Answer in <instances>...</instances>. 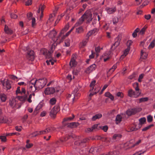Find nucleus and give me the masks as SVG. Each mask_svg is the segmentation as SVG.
Returning <instances> with one entry per match:
<instances>
[{
  "label": "nucleus",
  "instance_id": "obj_1",
  "mask_svg": "<svg viewBox=\"0 0 155 155\" xmlns=\"http://www.w3.org/2000/svg\"><path fill=\"white\" fill-rule=\"evenodd\" d=\"M92 14L89 11H86L79 19L78 21L75 24V26L81 25L84 20L87 21V22H89L92 19Z\"/></svg>",
  "mask_w": 155,
  "mask_h": 155
},
{
  "label": "nucleus",
  "instance_id": "obj_2",
  "mask_svg": "<svg viewBox=\"0 0 155 155\" xmlns=\"http://www.w3.org/2000/svg\"><path fill=\"white\" fill-rule=\"evenodd\" d=\"M53 50L48 51L46 49H43L41 50V52L47 58L49 59L48 60L46 61V62L48 65H49L51 64L53 65L54 64V61L51 58L52 56V54L53 52Z\"/></svg>",
  "mask_w": 155,
  "mask_h": 155
},
{
  "label": "nucleus",
  "instance_id": "obj_3",
  "mask_svg": "<svg viewBox=\"0 0 155 155\" xmlns=\"http://www.w3.org/2000/svg\"><path fill=\"white\" fill-rule=\"evenodd\" d=\"M138 83L136 82L134 83L133 86L137 92H134L132 90H130L128 92V95L130 97H138L141 94V91H140V89L138 87Z\"/></svg>",
  "mask_w": 155,
  "mask_h": 155
},
{
  "label": "nucleus",
  "instance_id": "obj_4",
  "mask_svg": "<svg viewBox=\"0 0 155 155\" xmlns=\"http://www.w3.org/2000/svg\"><path fill=\"white\" fill-rule=\"evenodd\" d=\"M47 82V79L45 78L40 79L38 80L35 79L36 88L38 90L42 88L46 84Z\"/></svg>",
  "mask_w": 155,
  "mask_h": 155
},
{
  "label": "nucleus",
  "instance_id": "obj_5",
  "mask_svg": "<svg viewBox=\"0 0 155 155\" xmlns=\"http://www.w3.org/2000/svg\"><path fill=\"white\" fill-rule=\"evenodd\" d=\"M28 91L33 92L36 90H38L36 88V84L35 82V79H32L28 82Z\"/></svg>",
  "mask_w": 155,
  "mask_h": 155
},
{
  "label": "nucleus",
  "instance_id": "obj_6",
  "mask_svg": "<svg viewBox=\"0 0 155 155\" xmlns=\"http://www.w3.org/2000/svg\"><path fill=\"white\" fill-rule=\"evenodd\" d=\"M96 83V81L95 80L93 81L90 84L91 89L90 91L91 92L90 94V96H91L94 94L97 93L100 89V87H97L94 88L95 84Z\"/></svg>",
  "mask_w": 155,
  "mask_h": 155
},
{
  "label": "nucleus",
  "instance_id": "obj_7",
  "mask_svg": "<svg viewBox=\"0 0 155 155\" xmlns=\"http://www.w3.org/2000/svg\"><path fill=\"white\" fill-rule=\"evenodd\" d=\"M133 141V140H132L129 141L130 144H129V143H127L124 144V149L127 150L133 148L135 146L138 145L141 142V140L140 139L137 141L134 144H131V143L132 142V141Z\"/></svg>",
  "mask_w": 155,
  "mask_h": 155
},
{
  "label": "nucleus",
  "instance_id": "obj_8",
  "mask_svg": "<svg viewBox=\"0 0 155 155\" xmlns=\"http://www.w3.org/2000/svg\"><path fill=\"white\" fill-rule=\"evenodd\" d=\"M51 131V129L49 128H47L45 130L37 131L32 134V137H35L38 135L45 134Z\"/></svg>",
  "mask_w": 155,
  "mask_h": 155
},
{
  "label": "nucleus",
  "instance_id": "obj_9",
  "mask_svg": "<svg viewBox=\"0 0 155 155\" xmlns=\"http://www.w3.org/2000/svg\"><path fill=\"white\" fill-rule=\"evenodd\" d=\"M1 83L4 89L8 90L10 89L11 88L10 82L8 80H7L6 81L5 79L2 80L1 81Z\"/></svg>",
  "mask_w": 155,
  "mask_h": 155
},
{
  "label": "nucleus",
  "instance_id": "obj_10",
  "mask_svg": "<svg viewBox=\"0 0 155 155\" xmlns=\"http://www.w3.org/2000/svg\"><path fill=\"white\" fill-rule=\"evenodd\" d=\"M121 36L118 35L115 39V42L111 46V49L113 50L117 47L120 44L121 40Z\"/></svg>",
  "mask_w": 155,
  "mask_h": 155
},
{
  "label": "nucleus",
  "instance_id": "obj_11",
  "mask_svg": "<svg viewBox=\"0 0 155 155\" xmlns=\"http://www.w3.org/2000/svg\"><path fill=\"white\" fill-rule=\"evenodd\" d=\"M59 110V107L58 106L54 107L51 110L50 112V115L54 117L57 112Z\"/></svg>",
  "mask_w": 155,
  "mask_h": 155
},
{
  "label": "nucleus",
  "instance_id": "obj_12",
  "mask_svg": "<svg viewBox=\"0 0 155 155\" xmlns=\"http://www.w3.org/2000/svg\"><path fill=\"white\" fill-rule=\"evenodd\" d=\"M57 33V32L56 31H55L54 30H53L52 31H50L48 35V36L50 38H52L54 42L56 41L60 37H59L58 36V37L56 38L55 39L54 38Z\"/></svg>",
  "mask_w": 155,
  "mask_h": 155
},
{
  "label": "nucleus",
  "instance_id": "obj_13",
  "mask_svg": "<svg viewBox=\"0 0 155 155\" xmlns=\"http://www.w3.org/2000/svg\"><path fill=\"white\" fill-rule=\"evenodd\" d=\"M32 14L31 12H29L27 14V17L28 19L30 20H31L32 21V27H34L36 25V21L35 18H32Z\"/></svg>",
  "mask_w": 155,
  "mask_h": 155
},
{
  "label": "nucleus",
  "instance_id": "obj_14",
  "mask_svg": "<svg viewBox=\"0 0 155 155\" xmlns=\"http://www.w3.org/2000/svg\"><path fill=\"white\" fill-rule=\"evenodd\" d=\"M55 90L54 87H47L45 89L44 93L46 95L52 94L54 93Z\"/></svg>",
  "mask_w": 155,
  "mask_h": 155
},
{
  "label": "nucleus",
  "instance_id": "obj_15",
  "mask_svg": "<svg viewBox=\"0 0 155 155\" xmlns=\"http://www.w3.org/2000/svg\"><path fill=\"white\" fill-rule=\"evenodd\" d=\"M34 52L33 51L31 50L27 52L26 55L27 58L29 60L32 61L34 58Z\"/></svg>",
  "mask_w": 155,
  "mask_h": 155
},
{
  "label": "nucleus",
  "instance_id": "obj_16",
  "mask_svg": "<svg viewBox=\"0 0 155 155\" xmlns=\"http://www.w3.org/2000/svg\"><path fill=\"white\" fill-rule=\"evenodd\" d=\"M150 0H135V4L136 5H139L141 3L144 2L142 5L143 6H145L148 4Z\"/></svg>",
  "mask_w": 155,
  "mask_h": 155
},
{
  "label": "nucleus",
  "instance_id": "obj_17",
  "mask_svg": "<svg viewBox=\"0 0 155 155\" xmlns=\"http://www.w3.org/2000/svg\"><path fill=\"white\" fill-rule=\"evenodd\" d=\"M96 67V65L95 64H93L88 67L86 70L85 72L87 74H89L93 71H94Z\"/></svg>",
  "mask_w": 155,
  "mask_h": 155
},
{
  "label": "nucleus",
  "instance_id": "obj_18",
  "mask_svg": "<svg viewBox=\"0 0 155 155\" xmlns=\"http://www.w3.org/2000/svg\"><path fill=\"white\" fill-rule=\"evenodd\" d=\"M107 12L109 14H112L114 13L116 11V8L115 6L110 8L107 7L106 9Z\"/></svg>",
  "mask_w": 155,
  "mask_h": 155
},
{
  "label": "nucleus",
  "instance_id": "obj_19",
  "mask_svg": "<svg viewBox=\"0 0 155 155\" xmlns=\"http://www.w3.org/2000/svg\"><path fill=\"white\" fill-rule=\"evenodd\" d=\"M119 64V62H117L113 65L111 68H110L107 71V73L108 74L112 73L117 68V66Z\"/></svg>",
  "mask_w": 155,
  "mask_h": 155
},
{
  "label": "nucleus",
  "instance_id": "obj_20",
  "mask_svg": "<svg viewBox=\"0 0 155 155\" xmlns=\"http://www.w3.org/2000/svg\"><path fill=\"white\" fill-rule=\"evenodd\" d=\"M137 112L136 108L129 109L127 111L126 114L128 116L135 114Z\"/></svg>",
  "mask_w": 155,
  "mask_h": 155
},
{
  "label": "nucleus",
  "instance_id": "obj_21",
  "mask_svg": "<svg viewBox=\"0 0 155 155\" xmlns=\"http://www.w3.org/2000/svg\"><path fill=\"white\" fill-rule=\"evenodd\" d=\"M88 38H89L87 37V38L84 39L80 43L79 47L80 48H83L86 46L88 41Z\"/></svg>",
  "mask_w": 155,
  "mask_h": 155
},
{
  "label": "nucleus",
  "instance_id": "obj_22",
  "mask_svg": "<svg viewBox=\"0 0 155 155\" xmlns=\"http://www.w3.org/2000/svg\"><path fill=\"white\" fill-rule=\"evenodd\" d=\"M80 25H78L77 26H75L74 27L76 28V33L77 34H80L82 33L83 31V28L82 26H79Z\"/></svg>",
  "mask_w": 155,
  "mask_h": 155
},
{
  "label": "nucleus",
  "instance_id": "obj_23",
  "mask_svg": "<svg viewBox=\"0 0 155 155\" xmlns=\"http://www.w3.org/2000/svg\"><path fill=\"white\" fill-rule=\"evenodd\" d=\"M130 49V48L127 47V48L125 50L124 54L122 55L120 58V60H122L128 54Z\"/></svg>",
  "mask_w": 155,
  "mask_h": 155
},
{
  "label": "nucleus",
  "instance_id": "obj_24",
  "mask_svg": "<svg viewBox=\"0 0 155 155\" xmlns=\"http://www.w3.org/2000/svg\"><path fill=\"white\" fill-rule=\"evenodd\" d=\"M98 31V30L97 28H94L93 30H91L87 33L86 35L87 37L89 38L92 34H94L95 33L97 32Z\"/></svg>",
  "mask_w": 155,
  "mask_h": 155
},
{
  "label": "nucleus",
  "instance_id": "obj_25",
  "mask_svg": "<svg viewBox=\"0 0 155 155\" xmlns=\"http://www.w3.org/2000/svg\"><path fill=\"white\" fill-rule=\"evenodd\" d=\"M148 54L145 52V50L143 49L141 51V57L143 59H145L147 58Z\"/></svg>",
  "mask_w": 155,
  "mask_h": 155
},
{
  "label": "nucleus",
  "instance_id": "obj_26",
  "mask_svg": "<svg viewBox=\"0 0 155 155\" xmlns=\"http://www.w3.org/2000/svg\"><path fill=\"white\" fill-rule=\"evenodd\" d=\"M122 137V135L120 134H115L112 137V139L114 140H118Z\"/></svg>",
  "mask_w": 155,
  "mask_h": 155
},
{
  "label": "nucleus",
  "instance_id": "obj_27",
  "mask_svg": "<svg viewBox=\"0 0 155 155\" xmlns=\"http://www.w3.org/2000/svg\"><path fill=\"white\" fill-rule=\"evenodd\" d=\"M69 28V26L68 25H66L64 28L60 32L59 35V37H61L62 35Z\"/></svg>",
  "mask_w": 155,
  "mask_h": 155
},
{
  "label": "nucleus",
  "instance_id": "obj_28",
  "mask_svg": "<svg viewBox=\"0 0 155 155\" xmlns=\"http://www.w3.org/2000/svg\"><path fill=\"white\" fill-rule=\"evenodd\" d=\"M2 121V123H10L11 122V121L9 120L7 117L5 116H4L1 117Z\"/></svg>",
  "mask_w": 155,
  "mask_h": 155
},
{
  "label": "nucleus",
  "instance_id": "obj_29",
  "mask_svg": "<svg viewBox=\"0 0 155 155\" xmlns=\"http://www.w3.org/2000/svg\"><path fill=\"white\" fill-rule=\"evenodd\" d=\"M77 64L76 62L75 59L74 58H72L70 62V65L71 67H75Z\"/></svg>",
  "mask_w": 155,
  "mask_h": 155
},
{
  "label": "nucleus",
  "instance_id": "obj_30",
  "mask_svg": "<svg viewBox=\"0 0 155 155\" xmlns=\"http://www.w3.org/2000/svg\"><path fill=\"white\" fill-rule=\"evenodd\" d=\"M102 116V115L101 114H98L93 116L92 118L93 121L95 120L96 119L101 118Z\"/></svg>",
  "mask_w": 155,
  "mask_h": 155
},
{
  "label": "nucleus",
  "instance_id": "obj_31",
  "mask_svg": "<svg viewBox=\"0 0 155 155\" xmlns=\"http://www.w3.org/2000/svg\"><path fill=\"white\" fill-rule=\"evenodd\" d=\"M17 98L20 101L22 102H24L27 99V95H25L24 96H19L17 97Z\"/></svg>",
  "mask_w": 155,
  "mask_h": 155
},
{
  "label": "nucleus",
  "instance_id": "obj_32",
  "mask_svg": "<svg viewBox=\"0 0 155 155\" xmlns=\"http://www.w3.org/2000/svg\"><path fill=\"white\" fill-rule=\"evenodd\" d=\"M0 99L2 102H4L6 100V96L4 94H0Z\"/></svg>",
  "mask_w": 155,
  "mask_h": 155
},
{
  "label": "nucleus",
  "instance_id": "obj_33",
  "mask_svg": "<svg viewBox=\"0 0 155 155\" xmlns=\"http://www.w3.org/2000/svg\"><path fill=\"white\" fill-rule=\"evenodd\" d=\"M139 123L138 124L139 126V127H140L142 124H143L146 121V119L145 117H143L141 118L139 120Z\"/></svg>",
  "mask_w": 155,
  "mask_h": 155
},
{
  "label": "nucleus",
  "instance_id": "obj_34",
  "mask_svg": "<svg viewBox=\"0 0 155 155\" xmlns=\"http://www.w3.org/2000/svg\"><path fill=\"white\" fill-rule=\"evenodd\" d=\"M55 13L51 14L49 16V18L48 20L47 21V23H49L53 21L54 20V17L55 16Z\"/></svg>",
  "mask_w": 155,
  "mask_h": 155
},
{
  "label": "nucleus",
  "instance_id": "obj_35",
  "mask_svg": "<svg viewBox=\"0 0 155 155\" xmlns=\"http://www.w3.org/2000/svg\"><path fill=\"white\" fill-rule=\"evenodd\" d=\"M105 96L110 98L111 100H113L114 99V97L109 92H107L105 93Z\"/></svg>",
  "mask_w": 155,
  "mask_h": 155
},
{
  "label": "nucleus",
  "instance_id": "obj_36",
  "mask_svg": "<svg viewBox=\"0 0 155 155\" xmlns=\"http://www.w3.org/2000/svg\"><path fill=\"white\" fill-rule=\"evenodd\" d=\"M122 117L120 115H117L115 121L117 124L120 123L121 121Z\"/></svg>",
  "mask_w": 155,
  "mask_h": 155
},
{
  "label": "nucleus",
  "instance_id": "obj_37",
  "mask_svg": "<svg viewBox=\"0 0 155 155\" xmlns=\"http://www.w3.org/2000/svg\"><path fill=\"white\" fill-rule=\"evenodd\" d=\"M4 30L5 33L8 34H11L12 32V31L9 29L6 25L5 26Z\"/></svg>",
  "mask_w": 155,
  "mask_h": 155
},
{
  "label": "nucleus",
  "instance_id": "obj_38",
  "mask_svg": "<svg viewBox=\"0 0 155 155\" xmlns=\"http://www.w3.org/2000/svg\"><path fill=\"white\" fill-rule=\"evenodd\" d=\"M103 57L104 58V61H106L110 58V56L108 54L105 53L103 55Z\"/></svg>",
  "mask_w": 155,
  "mask_h": 155
},
{
  "label": "nucleus",
  "instance_id": "obj_39",
  "mask_svg": "<svg viewBox=\"0 0 155 155\" xmlns=\"http://www.w3.org/2000/svg\"><path fill=\"white\" fill-rule=\"evenodd\" d=\"M79 125V124L78 122H73L70 123L69 126L71 127H76Z\"/></svg>",
  "mask_w": 155,
  "mask_h": 155
},
{
  "label": "nucleus",
  "instance_id": "obj_40",
  "mask_svg": "<svg viewBox=\"0 0 155 155\" xmlns=\"http://www.w3.org/2000/svg\"><path fill=\"white\" fill-rule=\"evenodd\" d=\"M44 106V104L43 102H40L39 104L37 106L35 110H39L41 109Z\"/></svg>",
  "mask_w": 155,
  "mask_h": 155
},
{
  "label": "nucleus",
  "instance_id": "obj_41",
  "mask_svg": "<svg viewBox=\"0 0 155 155\" xmlns=\"http://www.w3.org/2000/svg\"><path fill=\"white\" fill-rule=\"evenodd\" d=\"M9 104L12 107H14L16 105V102L15 99H12L9 102Z\"/></svg>",
  "mask_w": 155,
  "mask_h": 155
},
{
  "label": "nucleus",
  "instance_id": "obj_42",
  "mask_svg": "<svg viewBox=\"0 0 155 155\" xmlns=\"http://www.w3.org/2000/svg\"><path fill=\"white\" fill-rule=\"evenodd\" d=\"M76 93L75 94H74V93H72V94H73V96H72V100L73 101H74V98H78V97H76L77 96H78V97H79L80 95V94L78 93H77V90H76Z\"/></svg>",
  "mask_w": 155,
  "mask_h": 155
},
{
  "label": "nucleus",
  "instance_id": "obj_43",
  "mask_svg": "<svg viewBox=\"0 0 155 155\" xmlns=\"http://www.w3.org/2000/svg\"><path fill=\"white\" fill-rule=\"evenodd\" d=\"M148 100V98L147 97H142L139 99V103H140L142 102L147 101Z\"/></svg>",
  "mask_w": 155,
  "mask_h": 155
},
{
  "label": "nucleus",
  "instance_id": "obj_44",
  "mask_svg": "<svg viewBox=\"0 0 155 155\" xmlns=\"http://www.w3.org/2000/svg\"><path fill=\"white\" fill-rule=\"evenodd\" d=\"M56 99L54 97H53L50 99V103L51 105H54L56 103Z\"/></svg>",
  "mask_w": 155,
  "mask_h": 155
},
{
  "label": "nucleus",
  "instance_id": "obj_45",
  "mask_svg": "<svg viewBox=\"0 0 155 155\" xmlns=\"http://www.w3.org/2000/svg\"><path fill=\"white\" fill-rule=\"evenodd\" d=\"M97 148L95 147H91L89 150V153L94 154L96 152Z\"/></svg>",
  "mask_w": 155,
  "mask_h": 155
},
{
  "label": "nucleus",
  "instance_id": "obj_46",
  "mask_svg": "<svg viewBox=\"0 0 155 155\" xmlns=\"http://www.w3.org/2000/svg\"><path fill=\"white\" fill-rule=\"evenodd\" d=\"M70 136H66L65 137L61 138L60 139V141L62 142L66 141L70 138Z\"/></svg>",
  "mask_w": 155,
  "mask_h": 155
},
{
  "label": "nucleus",
  "instance_id": "obj_47",
  "mask_svg": "<svg viewBox=\"0 0 155 155\" xmlns=\"http://www.w3.org/2000/svg\"><path fill=\"white\" fill-rule=\"evenodd\" d=\"M45 6L44 5H41L40 8V9L41 10V15L40 16V18H41L42 17V13L43 12V11L45 8Z\"/></svg>",
  "mask_w": 155,
  "mask_h": 155
},
{
  "label": "nucleus",
  "instance_id": "obj_48",
  "mask_svg": "<svg viewBox=\"0 0 155 155\" xmlns=\"http://www.w3.org/2000/svg\"><path fill=\"white\" fill-rule=\"evenodd\" d=\"M29 140H28L26 141L27 144L26 145V147L27 148H29L32 147L33 146V144L31 143H29Z\"/></svg>",
  "mask_w": 155,
  "mask_h": 155
},
{
  "label": "nucleus",
  "instance_id": "obj_49",
  "mask_svg": "<svg viewBox=\"0 0 155 155\" xmlns=\"http://www.w3.org/2000/svg\"><path fill=\"white\" fill-rule=\"evenodd\" d=\"M65 45L66 47H69L70 46V41L69 39H67L65 41Z\"/></svg>",
  "mask_w": 155,
  "mask_h": 155
},
{
  "label": "nucleus",
  "instance_id": "obj_50",
  "mask_svg": "<svg viewBox=\"0 0 155 155\" xmlns=\"http://www.w3.org/2000/svg\"><path fill=\"white\" fill-rule=\"evenodd\" d=\"M140 127H130V129L128 131V132H131L133 131H134L137 130L139 128H140Z\"/></svg>",
  "mask_w": 155,
  "mask_h": 155
},
{
  "label": "nucleus",
  "instance_id": "obj_51",
  "mask_svg": "<svg viewBox=\"0 0 155 155\" xmlns=\"http://www.w3.org/2000/svg\"><path fill=\"white\" fill-rule=\"evenodd\" d=\"M98 124H94V125L91 127V128L93 131L95 130H98L99 129L98 128Z\"/></svg>",
  "mask_w": 155,
  "mask_h": 155
},
{
  "label": "nucleus",
  "instance_id": "obj_52",
  "mask_svg": "<svg viewBox=\"0 0 155 155\" xmlns=\"http://www.w3.org/2000/svg\"><path fill=\"white\" fill-rule=\"evenodd\" d=\"M98 124H94V125L91 127V128L93 131L95 130H98L99 129L98 128Z\"/></svg>",
  "mask_w": 155,
  "mask_h": 155
},
{
  "label": "nucleus",
  "instance_id": "obj_53",
  "mask_svg": "<svg viewBox=\"0 0 155 155\" xmlns=\"http://www.w3.org/2000/svg\"><path fill=\"white\" fill-rule=\"evenodd\" d=\"M74 117V115H72V117H67L65 118H64V121H71V120H72Z\"/></svg>",
  "mask_w": 155,
  "mask_h": 155
},
{
  "label": "nucleus",
  "instance_id": "obj_54",
  "mask_svg": "<svg viewBox=\"0 0 155 155\" xmlns=\"http://www.w3.org/2000/svg\"><path fill=\"white\" fill-rule=\"evenodd\" d=\"M147 121L148 122H151L153 120V117L151 115H149L147 116Z\"/></svg>",
  "mask_w": 155,
  "mask_h": 155
},
{
  "label": "nucleus",
  "instance_id": "obj_55",
  "mask_svg": "<svg viewBox=\"0 0 155 155\" xmlns=\"http://www.w3.org/2000/svg\"><path fill=\"white\" fill-rule=\"evenodd\" d=\"M153 124L150 125H148L146 127H144V128H143L142 129V131H145L148 129H149L152 126H153Z\"/></svg>",
  "mask_w": 155,
  "mask_h": 155
},
{
  "label": "nucleus",
  "instance_id": "obj_56",
  "mask_svg": "<svg viewBox=\"0 0 155 155\" xmlns=\"http://www.w3.org/2000/svg\"><path fill=\"white\" fill-rule=\"evenodd\" d=\"M155 45L154 41H152L149 45L148 48H153Z\"/></svg>",
  "mask_w": 155,
  "mask_h": 155
},
{
  "label": "nucleus",
  "instance_id": "obj_57",
  "mask_svg": "<svg viewBox=\"0 0 155 155\" xmlns=\"http://www.w3.org/2000/svg\"><path fill=\"white\" fill-rule=\"evenodd\" d=\"M116 95L118 97H120V98H122L124 97V95L123 93L120 92H118Z\"/></svg>",
  "mask_w": 155,
  "mask_h": 155
},
{
  "label": "nucleus",
  "instance_id": "obj_58",
  "mask_svg": "<svg viewBox=\"0 0 155 155\" xmlns=\"http://www.w3.org/2000/svg\"><path fill=\"white\" fill-rule=\"evenodd\" d=\"M144 76V74H141L140 75L138 79V81L139 82H141L142 79L143 78Z\"/></svg>",
  "mask_w": 155,
  "mask_h": 155
},
{
  "label": "nucleus",
  "instance_id": "obj_59",
  "mask_svg": "<svg viewBox=\"0 0 155 155\" xmlns=\"http://www.w3.org/2000/svg\"><path fill=\"white\" fill-rule=\"evenodd\" d=\"M118 21V19L117 17H115L113 18V24H115L117 23Z\"/></svg>",
  "mask_w": 155,
  "mask_h": 155
},
{
  "label": "nucleus",
  "instance_id": "obj_60",
  "mask_svg": "<svg viewBox=\"0 0 155 155\" xmlns=\"http://www.w3.org/2000/svg\"><path fill=\"white\" fill-rule=\"evenodd\" d=\"M0 139L2 142H5L6 141V137L5 136H0Z\"/></svg>",
  "mask_w": 155,
  "mask_h": 155
},
{
  "label": "nucleus",
  "instance_id": "obj_61",
  "mask_svg": "<svg viewBox=\"0 0 155 155\" xmlns=\"http://www.w3.org/2000/svg\"><path fill=\"white\" fill-rule=\"evenodd\" d=\"M71 32L69 31L67 33H66L65 35L61 37V40H63L66 37L68 36L70 34Z\"/></svg>",
  "mask_w": 155,
  "mask_h": 155
},
{
  "label": "nucleus",
  "instance_id": "obj_62",
  "mask_svg": "<svg viewBox=\"0 0 155 155\" xmlns=\"http://www.w3.org/2000/svg\"><path fill=\"white\" fill-rule=\"evenodd\" d=\"M146 28H143L140 31L139 34L140 35L143 34L145 31Z\"/></svg>",
  "mask_w": 155,
  "mask_h": 155
},
{
  "label": "nucleus",
  "instance_id": "obj_63",
  "mask_svg": "<svg viewBox=\"0 0 155 155\" xmlns=\"http://www.w3.org/2000/svg\"><path fill=\"white\" fill-rule=\"evenodd\" d=\"M20 87H17V90L16 91V94L17 95L18 94H20L21 93V91L20 89Z\"/></svg>",
  "mask_w": 155,
  "mask_h": 155
},
{
  "label": "nucleus",
  "instance_id": "obj_64",
  "mask_svg": "<svg viewBox=\"0 0 155 155\" xmlns=\"http://www.w3.org/2000/svg\"><path fill=\"white\" fill-rule=\"evenodd\" d=\"M133 43V41L131 40H128L127 42V45L128 47L130 48V46Z\"/></svg>",
  "mask_w": 155,
  "mask_h": 155
}]
</instances>
